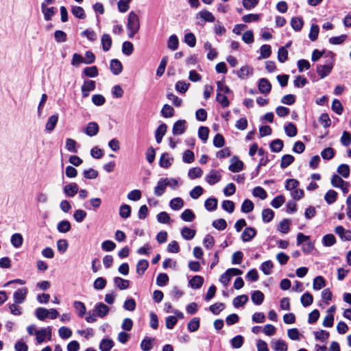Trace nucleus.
I'll return each mask as SVG.
<instances>
[{"label":"nucleus","mask_w":351,"mask_h":351,"mask_svg":"<svg viewBox=\"0 0 351 351\" xmlns=\"http://www.w3.org/2000/svg\"><path fill=\"white\" fill-rule=\"evenodd\" d=\"M127 28L129 31V37L133 38L140 28V22L138 15L133 11L130 12L128 17Z\"/></svg>","instance_id":"f257e3e1"},{"label":"nucleus","mask_w":351,"mask_h":351,"mask_svg":"<svg viewBox=\"0 0 351 351\" xmlns=\"http://www.w3.org/2000/svg\"><path fill=\"white\" fill-rule=\"evenodd\" d=\"M333 65L334 64L332 60L329 61L324 65H317L316 71L320 78L323 79L328 76L330 73L333 68Z\"/></svg>","instance_id":"f03ea898"},{"label":"nucleus","mask_w":351,"mask_h":351,"mask_svg":"<svg viewBox=\"0 0 351 351\" xmlns=\"http://www.w3.org/2000/svg\"><path fill=\"white\" fill-rule=\"evenodd\" d=\"M93 311L97 317L104 318L108 314L110 308L106 304L99 302L95 304Z\"/></svg>","instance_id":"7ed1b4c3"},{"label":"nucleus","mask_w":351,"mask_h":351,"mask_svg":"<svg viewBox=\"0 0 351 351\" xmlns=\"http://www.w3.org/2000/svg\"><path fill=\"white\" fill-rule=\"evenodd\" d=\"M221 175L220 171L213 169L208 172L205 177V180L210 184L213 185L221 180Z\"/></svg>","instance_id":"20e7f679"},{"label":"nucleus","mask_w":351,"mask_h":351,"mask_svg":"<svg viewBox=\"0 0 351 351\" xmlns=\"http://www.w3.org/2000/svg\"><path fill=\"white\" fill-rule=\"evenodd\" d=\"M187 128V123L185 120H178L173 125L172 133L173 135L183 134Z\"/></svg>","instance_id":"39448f33"},{"label":"nucleus","mask_w":351,"mask_h":351,"mask_svg":"<svg viewBox=\"0 0 351 351\" xmlns=\"http://www.w3.org/2000/svg\"><path fill=\"white\" fill-rule=\"evenodd\" d=\"M244 164L237 156H233L230 159L228 169L233 173L240 172L243 169Z\"/></svg>","instance_id":"423d86ee"},{"label":"nucleus","mask_w":351,"mask_h":351,"mask_svg":"<svg viewBox=\"0 0 351 351\" xmlns=\"http://www.w3.org/2000/svg\"><path fill=\"white\" fill-rule=\"evenodd\" d=\"M27 293L28 290L26 287L18 289L13 294L14 302L16 304L23 303L26 299Z\"/></svg>","instance_id":"0eeeda50"},{"label":"nucleus","mask_w":351,"mask_h":351,"mask_svg":"<svg viewBox=\"0 0 351 351\" xmlns=\"http://www.w3.org/2000/svg\"><path fill=\"white\" fill-rule=\"evenodd\" d=\"M95 86L96 84L95 81L90 80H85L81 87L82 97H87L90 92L95 90Z\"/></svg>","instance_id":"6e6552de"},{"label":"nucleus","mask_w":351,"mask_h":351,"mask_svg":"<svg viewBox=\"0 0 351 351\" xmlns=\"http://www.w3.org/2000/svg\"><path fill=\"white\" fill-rule=\"evenodd\" d=\"M78 186L76 183L72 182L66 184L63 188V191L66 197H72L78 192Z\"/></svg>","instance_id":"1a4fd4ad"},{"label":"nucleus","mask_w":351,"mask_h":351,"mask_svg":"<svg viewBox=\"0 0 351 351\" xmlns=\"http://www.w3.org/2000/svg\"><path fill=\"white\" fill-rule=\"evenodd\" d=\"M51 334V329L50 327H47L45 328H42L36 331V340L38 343H41L45 341L47 336L50 339Z\"/></svg>","instance_id":"9d476101"},{"label":"nucleus","mask_w":351,"mask_h":351,"mask_svg":"<svg viewBox=\"0 0 351 351\" xmlns=\"http://www.w3.org/2000/svg\"><path fill=\"white\" fill-rule=\"evenodd\" d=\"M335 232L343 241H351V231L346 230L343 226H338L335 228Z\"/></svg>","instance_id":"9b49d317"},{"label":"nucleus","mask_w":351,"mask_h":351,"mask_svg":"<svg viewBox=\"0 0 351 351\" xmlns=\"http://www.w3.org/2000/svg\"><path fill=\"white\" fill-rule=\"evenodd\" d=\"M256 234V231L254 228L247 227L241 234V239L243 242L250 241Z\"/></svg>","instance_id":"f8f14e48"},{"label":"nucleus","mask_w":351,"mask_h":351,"mask_svg":"<svg viewBox=\"0 0 351 351\" xmlns=\"http://www.w3.org/2000/svg\"><path fill=\"white\" fill-rule=\"evenodd\" d=\"M258 90L263 94L269 93L271 88V85L266 78H261L258 84Z\"/></svg>","instance_id":"ddd939ff"},{"label":"nucleus","mask_w":351,"mask_h":351,"mask_svg":"<svg viewBox=\"0 0 351 351\" xmlns=\"http://www.w3.org/2000/svg\"><path fill=\"white\" fill-rule=\"evenodd\" d=\"M84 132L89 136H94L99 132V125L96 122H89L85 128Z\"/></svg>","instance_id":"4468645a"},{"label":"nucleus","mask_w":351,"mask_h":351,"mask_svg":"<svg viewBox=\"0 0 351 351\" xmlns=\"http://www.w3.org/2000/svg\"><path fill=\"white\" fill-rule=\"evenodd\" d=\"M254 69L250 66H242L237 72V75L242 80L247 79L249 76L253 75Z\"/></svg>","instance_id":"2eb2a0df"},{"label":"nucleus","mask_w":351,"mask_h":351,"mask_svg":"<svg viewBox=\"0 0 351 351\" xmlns=\"http://www.w3.org/2000/svg\"><path fill=\"white\" fill-rule=\"evenodd\" d=\"M58 121V114H53V115L50 116L48 118L47 121L46 123L45 130L49 132H52L54 130V128H56Z\"/></svg>","instance_id":"dca6fc26"},{"label":"nucleus","mask_w":351,"mask_h":351,"mask_svg":"<svg viewBox=\"0 0 351 351\" xmlns=\"http://www.w3.org/2000/svg\"><path fill=\"white\" fill-rule=\"evenodd\" d=\"M167 125L165 123L160 124L155 132V137L156 142L159 144L162 142V139L167 132Z\"/></svg>","instance_id":"f3484780"},{"label":"nucleus","mask_w":351,"mask_h":351,"mask_svg":"<svg viewBox=\"0 0 351 351\" xmlns=\"http://www.w3.org/2000/svg\"><path fill=\"white\" fill-rule=\"evenodd\" d=\"M166 187L167 184L164 178L160 179L154 188V195L158 197L161 196L165 193Z\"/></svg>","instance_id":"a211bd4d"},{"label":"nucleus","mask_w":351,"mask_h":351,"mask_svg":"<svg viewBox=\"0 0 351 351\" xmlns=\"http://www.w3.org/2000/svg\"><path fill=\"white\" fill-rule=\"evenodd\" d=\"M110 69L114 75H119L123 70L122 64L119 60L113 59L110 62Z\"/></svg>","instance_id":"6ab92c4d"},{"label":"nucleus","mask_w":351,"mask_h":351,"mask_svg":"<svg viewBox=\"0 0 351 351\" xmlns=\"http://www.w3.org/2000/svg\"><path fill=\"white\" fill-rule=\"evenodd\" d=\"M291 27L296 32H299L302 29L304 21L301 17L295 16L291 18L290 21Z\"/></svg>","instance_id":"aec40b11"},{"label":"nucleus","mask_w":351,"mask_h":351,"mask_svg":"<svg viewBox=\"0 0 351 351\" xmlns=\"http://www.w3.org/2000/svg\"><path fill=\"white\" fill-rule=\"evenodd\" d=\"M173 160V158L168 153H165L160 156L159 164L163 168H168L171 165Z\"/></svg>","instance_id":"412c9836"},{"label":"nucleus","mask_w":351,"mask_h":351,"mask_svg":"<svg viewBox=\"0 0 351 351\" xmlns=\"http://www.w3.org/2000/svg\"><path fill=\"white\" fill-rule=\"evenodd\" d=\"M114 285L120 290H125L130 286V281L120 277H115L113 279Z\"/></svg>","instance_id":"4be33fe9"},{"label":"nucleus","mask_w":351,"mask_h":351,"mask_svg":"<svg viewBox=\"0 0 351 351\" xmlns=\"http://www.w3.org/2000/svg\"><path fill=\"white\" fill-rule=\"evenodd\" d=\"M114 346V342L109 338L103 339L99 343V350L101 351H110Z\"/></svg>","instance_id":"5701e85b"},{"label":"nucleus","mask_w":351,"mask_h":351,"mask_svg":"<svg viewBox=\"0 0 351 351\" xmlns=\"http://www.w3.org/2000/svg\"><path fill=\"white\" fill-rule=\"evenodd\" d=\"M271 347L275 351H287V343L281 339L274 340L271 342Z\"/></svg>","instance_id":"b1692460"},{"label":"nucleus","mask_w":351,"mask_h":351,"mask_svg":"<svg viewBox=\"0 0 351 351\" xmlns=\"http://www.w3.org/2000/svg\"><path fill=\"white\" fill-rule=\"evenodd\" d=\"M197 16H199L201 19H202L206 22H214L215 20V18L214 15L209 11L206 10H203L200 11Z\"/></svg>","instance_id":"393cba45"},{"label":"nucleus","mask_w":351,"mask_h":351,"mask_svg":"<svg viewBox=\"0 0 351 351\" xmlns=\"http://www.w3.org/2000/svg\"><path fill=\"white\" fill-rule=\"evenodd\" d=\"M71 226L68 220L60 221L57 225V230L59 232L66 233L70 231Z\"/></svg>","instance_id":"a878e982"},{"label":"nucleus","mask_w":351,"mask_h":351,"mask_svg":"<svg viewBox=\"0 0 351 351\" xmlns=\"http://www.w3.org/2000/svg\"><path fill=\"white\" fill-rule=\"evenodd\" d=\"M149 267V262L147 260H140L136 265V272L138 275L143 276Z\"/></svg>","instance_id":"bb28decb"},{"label":"nucleus","mask_w":351,"mask_h":351,"mask_svg":"<svg viewBox=\"0 0 351 351\" xmlns=\"http://www.w3.org/2000/svg\"><path fill=\"white\" fill-rule=\"evenodd\" d=\"M204 283V278L200 276H195L189 280L190 286L193 289H199Z\"/></svg>","instance_id":"cd10ccee"},{"label":"nucleus","mask_w":351,"mask_h":351,"mask_svg":"<svg viewBox=\"0 0 351 351\" xmlns=\"http://www.w3.org/2000/svg\"><path fill=\"white\" fill-rule=\"evenodd\" d=\"M169 206L174 210H178L184 206V201L180 197H175L170 201Z\"/></svg>","instance_id":"c85d7f7f"},{"label":"nucleus","mask_w":351,"mask_h":351,"mask_svg":"<svg viewBox=\"0 0 351 351\" xmlns=\"http://www.w3.org/2000/svg\"><path fill=\"white\" fill-rule=\"evenodd\" d=\"M195 230L188 227H184L181 230V235L186 240H191L195 236Z\"/></svg>","instance_id":"c756f323"},{"label":"nucleus","mask_w":351,"mask_h":351,"mask_svg":"<svg viewBox=\"0 0 351 351\" xmlns=\"http://www.w3.org/2000/svg\"><path fill=\"white\" fill-rule=\"evenodd\" d=\"M326 286V281L324 278L321 276H316L313 280V288L314 290H320L321 289L324 288Z\"/></svg>","instance_id":"7c9ffc66"},{"label":"nucleus","mask_w":351,"mask_h":351,"mask_svg":"<svg viewBox=\"0 0 351 351\" xmlns=\"http://www.w3.org/2000/svg\"><path fill=\"white\" fill-rule=\"evenodd\" d=\"M41 10L44 14L45 19L47 21H51L52 16L55 14L54 8L53 7L47 8V6H45V5H41Z\"/></svg>","instance_id":"2f4dec72"},{"label":"nucleus","mask_w":351,"mask_h":351,"mask_svg":"<svg viewBox=\"0 0 351 351\" xmlns=\"http://www.w3.org/2000/svg\"><path fill=\"white\" fill-rule=\"evenodd\" d=\"M249 298L247 295H241L236 297L233 300V305L235 308L243 306L245 303L247 302Z\"/></svg>","instance_id":"473e14b6"},{"label":"nucleus","mask_w":351,"mask_h":351,"mask_svg":"<svg viewBox=\"0 0 351 351\" xmlns=\"http://www.w3.org/2000/svg\"><path fill=\"white\" fill-rule=\"evenodd\" d=\"M251 298L255 304L260 305L264 300V294L261 291H255L252 293Z\"/></svg>","instance_id":"72a5a7b5"},{"label":"nucleus","mask_w":351,"mask_h":351,"mask_svg":"<svg viewBox=\"0 0 351 351\" xmlns=\"http://www.w3.org/2000/svg\"><path fill=\"white\" fill-rule=\"evenodd\" d=\"M199 317H193L187 324V329L192 332L197 331L199 328Z\"/></svg>","instance_id":"f704fd0d"},{"label":"nucleus","mask_w":351,"mask_h":351,"mask_svg":"<svg viewBox=\"0 0 351 351\" xmlns=\"http://www.w3.org/2000/svg\"><path fill=\"white\" fill-rule=\"evenodd\" d=\"M102 49L104 51H108L112 46V40L110 35L105 34L101 36Z\"/></svg>","instance_id":"c9c22d12"},{"label":"nucleus","mask_w":351,"mask_h":351,"mask_svg":"<svg viewBox=\"0 0 351 351\" xmlns=\"http://www.w3.org/2000/svg\"><path fill=\"white\" fill-rule=\"evenodd\" d=\"M336 243L335 237L332 234H328L323 237L322 244L325 247H330Z\"/></svg>","instance_id":"e433bc0d"},{"label":"nucleus","mask_w":351,"mask_h":351,"mask_svg":"<svg viewBox=\"0 0 351 351\" xmlns=\"http://www.w3.org/2000/svg\"><path fill=\"white\" fill-rule=\"evenodd\" d=\"M274 217V212L270 208L263 209L262 211V219L265 223L270 222Z\"/></svg>","instance_id":"4c0bfd02"},{"label":"nucleus","mask_w":351,"mask_h":351,"mask_svg":"<svg viewBox=\"0 0 351 351\" xmlns=\"http://www.w3.org/2000/svg\"><path fill=\"white\" fill-rule=\"evenodd\" d=\"M35 315L39 320H44L49 317V311L47 308L38 307L35 311Z\"/></svg>","instance_id":"58836bf2"},{"label":"nucleus","mask_w":351,"mask_h":351,"mask_svg":"<svg viewBox=\"0 0 351 351\" xmlns=\"http://www.w3.org/2000/svg\"><path fill=\"white\" fill-rule=\"evenodd\" d=\"M23 239L21 234L19 233H15L12 234L11 237V243L12 245L18 248L21 247L23 244Z\"/></svg>","instance_id":"ea45409f"},{"label":"nucleus","mask_w":351,"mask_h":351,"mask_svg":"<svg viewBox=\"0 0 351 351\" xmlns=\"http://www.w3.org/2000/svg\"><path fill=\"white\" fill-rule=\"evenodd\" d=\"M174 112V109L169 104H165L161 110V114L165 118L172 117Z\"/></svg>","instance_id":"a19ab883"},{"label":"nucleus","mask_w":351,"mask_h":351,"mask_svg":"<svg viewBox=\"0 0 351 351\" xmlns=\"http://www.w3.org/2000/svg\"><path fill=\"white\" fill-rule=\"evenodd\" d=\"M189 86L190 84L188 82H186L184 81H178L176 84L175 88L176 91L179 92L180 93L184 94L187 91Z\"/></svg>","instance_id":"79ce46f5"},{"label":"nucleus","mask_w":351,"mask_h":351,"mask_svg":"<svg viewBox=\"0 0 351 351\" xmlns=\"http://www.w3.org/2000/svg\"><path fill=\"white\" fill-rule=\"evenodd\" d=\"M204 206L208 211H213L217 207V199L214 197L208 198L205 201Z\"/></svg>","instance_id":"37998d69"},{"label":"nucleus","mask_w":351,"mask_h":351,"mask_svg":"<svg viewBox=\"0 0 351 351\" xmlns=\"http://www.w3.org/2000/svg\"><path fill=\"white\" fill-rule=\"evenodd\" d=\"M271 53V49L270 45H263L260 48V57L258 58H267L270 56Z\"/></svg>","instance_id":"c03bdc74"},{"label":"nucleus","mask_w":351,"mask_h":351,"mask_svg":"<svg viewBox=\"0 0 351 351\" xmlns=\"http://www.w3.org/2000/svg\"><path fill=\"white\" fill-rule=\"evenodd\" d=\"M131 215V208L128 204H122L119 208V215L123 219L128 218Z\"/></svg>","instance_id":"a18cd8bd"},{"label":"nucleus","mask_w":351,"mask_h":351,"mask_svg":"<svg viewBox=\"0 0 351 351\" xmlns=\"http://www.w3.org/2000/svg\"><path fill=\"white\" fill-rule=\"evenodd\" d=\"M300 300L303 306L306 307L313 303V298L310 293L306 292L302 295Z\"/></svg>","instance_id":"49530a36"},{"label":"nucleus","mask_w":351,"mask_h":351,"mask_svg":"<svg viewBox=\"0 0 351 351\" xmlns=\"http://www.w3.org/2000/svg\"><path fill=\"white\" fill-rule=\"evenodd\" d=\"M294 161V157L290 154L284 155L282 157L280 167L285 169L289 167Z\"/></svg>","instance_id":"de8ad7c7"},{"label":"nucleus","mask_w":351,"mask_h":351,"mask_svg":"<svg viewBox=\"0 0 351 351\" xmlns=\"http://www.w3.org/2000/svg\"><path fill=\"white\" fill-rule=\"evenodd\" d=\"M83 73L89 77H95L98 75L99 72L96 66H93L90 67H86L83 70Z\"/></svg>","instance_id":"09e8293b"},{"label":"nucleus","mask_w":351,"mask_h":351,"mask_svg":"<svg viewBox=\"0 0 351 351\" xmlns=\"http://www.w3.org/2000/svg\"><path fill=\"white\" fill-rule=\"evenodd\" d=\"M73 307L77 311L78 315L80 317H82L85 315L86 308L83 302L80 301H75L73 303Z\"/></svg>","instance_id":"8fccbe9b"},{"label":"nucleus","mask_w":351,"mask_h":351,"mask_svg":"<svg viewBox=\"0 0 351 351\" xmlns=\"http://www.w3.org/2000/svg\"><path fill=\"white\" fill-rule=\"evenodd\" d=\"M167 62H168V57L167 56L162 57V58L160 62V64L156 70L157 76L160 77L163 75V73H165Z\"/></svg>","instance_id":"3c124183"},{"label":"nucleus","mask_w":351,"mask_h":351,"mask_svg":"<svg viewBox=\"0 0 351 351\" xmlns=\"http://www.w3.org/2000/svg\"><path fill=\"white\" fill-rule=\"evenodd\" d=\"M178 38L176 35H171L168 40L167 47L169 49L175 51L178 47Z\"/></svg>","instance_id":"603ef678"},{"label":"nucleus","mask_w":351,"mask_h":351,"mask_svg":"<svg viewBox=\"0 0 351 351\" xmlns=\"http://www.w3.org/2000/svg\"><path fill=\"white\" fill-rule=\"evenodd\" d=\"M337 197V193L336 191L333 190H329L325 194L324 199L328 204H332L336 201Z\"/></svg>","instance_id":"864d4df0"},{"label":"nucleus","mask_w":351,"mask_h":351,"mask_svg":"<svg viewBox=\"0 0 351 351\" xmlns=\"http://www.w3.org/2000/svg\"><path fill=\"white\" fill-rule=\"evenodd\" d=\"M59 336L63 339H69L72 336V330L66 326H62L58 330Z\"/></svg>","instance_id":"5fc2aeb1"},{"label":"nucleus","mask_w":351,"mask_h":351,"mask_svg":"<svg viewBox=\"0 0 351 351\" xmlns=\"http://www.w3.org/2000/svg\"><path fill=\"white\" fill-rule=\"evenodd\" d=\"M181 219L184 221H193L195 216L193 212L190 209H186L180 216Z\"/></svg>","instance_id":"6e6d98bb"},{"label":"nucleus","mask_w":351,"mask_h":351,"mask_svg":"<svg viewBox=\"0 0 351 351\" xmlns=\"http://www.w3.org/2000/svg\"><path fill=\"white\" fill-rule=\"evenodd\" d=\"M319 27L316 24H312L311 26L310 32L308 34V37L311 40L315 41L317 39L319 34Z\"/></svg>","instance_id":"4d7b16f0"},{"label":"nucleus","mask_w":351,"mask_h":351,"mask_svg":"<svg viewBox=\"0 0 351 351\" xmlns=\"http://www.w3.org/2000/svg\"><path fill=\"white\" fill-rule=\"evenodd\" d=\"M283 147V142L280 139H276L270 143V148L274 152H279Z\"/></svg>","instance_id":"13d9d810"},{"label":"nucleus","mask_w":351,"mask_h":351,"mask_svg":"<svg viewBox=\"0 0 351 351\" xmlns=\"http://www.w3.org/2000/svg\"><path fill=\"white\" fill-rule=\"evenodd\" d=\"M350 167L346 164L340 165L337 168V172L343 178H347L350 176Z\"/></svg>","instance_id":"bf43d9fd"},{"label":"nucleus","mask_w":351,"mask_h":351,"mask_svg":"<svg viewBox=\"0 0 351 351\" xmlns=\"http://www.w3.org/2000/svg\"><path fill=\"white\" fill-rule=\"evenodd\" d=\"M321 156L324 160H330L335 156V150L332 147L325 148L322 151Z\"/></svg>","instance_id":"052dcab7"},{"label":"nucleus","mask_w":351,"mask_h":351,"mask_svg":"<svg viewBox=\"0 0 351 351\" xmlns=\"http://www.w3.org/2000/svg\"><path fill=\"white\" fill-rule=\"evenodd\" d=\"M203 171L199 167L192 168L189 171L188 176L190 179L193 180L200 178L202 176Z\"/></svg>","instance_id":"680f3d73"},{"label":"nucleus","mask_w":351,"mask_h":351,"mask_svg":"<svg viewBox=\"0 0 351 351\" xmlns=\"http://www.w3.org/2000/svg\"><path fill=\"white\" fill-rule=\"evenodd\" d=\"M254 207V204L251 200L245 199L242 203L241 211L245 213H248L253 210Z\"/></svg>","instance_id":"e2e57ef3"},{"label":"nucleus","mask_w":351,"mask_h":351,"mask_svg":"<svg viewBox=\"0 0 351 351\" xmlns=\"http://www.w3.org/2000/svg\"><path fill=\"white\" fill-rule=\"evenodd\" d=\"M169 281V276L167 274L160 273L156 278V285L159 287L165 286Z\"/></svg>","instance_id":"0e129e2a"},{"label":"nucleus","mask_w":351,"mask_h":351,"mask_svg":"<svg viewBox=\"0 0 351 351\" xmlns=\"http://www.w3.org/2000/svg\"><path fill=\"white\" fill-rule=\"evenodd\" d=\"M285 131L286 134L289 137H293L297 134V128L292 123H288L285 127Z\"/></svg>","instance_id":"69168bd1"},{"label":"nucleus","mask_w":351,"mask_h":351,"mask_svg":"<svg viewBox=\"0 0 351 351\" xmlns=\"http://www.w3.org/2000/svg\"><path fill=\"white\" fill-rule=\"evenodd\" d=\"M71 12L75 17L81 19H84L86 16L84 9L80 6H73Z\"/></svg>","instance_id":"338daca9"},{"label":"nucleus","mask_w":351,"mask_h":351,"mask_svg":"<svg viewBox=\"0 0 351 351\" xmlns=\"http://www.w3.org/2000/svg\"><path fill=\"white\" fill-rule=\"evenodd\" d=\"M288 59V51L287 50L285 49V47H280L278 49V60L281 62V63H284L285 62H286Z\"/></svg>","instance_id":"774afa93"}]
</instances>
